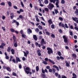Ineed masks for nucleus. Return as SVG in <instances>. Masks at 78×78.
Returning <instances> with one entry per match:
<instances>
[{"mask_svg":"<svg viewBox=\"0 0 78 78\" xmlns=\"http://www.w3.org/2000/svg\"><path fill=\"white\" fill-rule=\"evenodd\" d=\"M24 70L25 71V72L27 74H30V75H31L32 74V72H31V69L29 67H27L26 69L24 68Z\"/></svg>","mask_w":78,"mask_h":78,"instance_id":"f257e3e1","label":"nucleus"},{"mask_svg":"<svg viewBox=\"0 0 78 78\" xmlns=\"http://www.w3.org/2000/svg\"><path fill=\"white\" fill-rule=\"evenodd\" d=\"M62 23L61 22H60L58 24L59 27H62L64 28V29H66V28H69V27H68V26H67V24L66 23H65L64 25V23Z\"/></svg>","mask_w":78,"mask_h":78,"instance_id":"f03ea898","label":"nucleus"},{"mask_svg":"<svg viewBox=\"0 0 78 78\" xmlns=\"http://www.w3.org/2000/svg\"><path fill=\"white\" fill-rule=\"evenodd\" d=\"M40 44H38V45L39 47H41V46H42L43 45V44H46V42L45 41V40L44 38H42L41 39Z\"/></svg>","mask_w":78,"mask_h":78,"instance_id":"7ed1b4c3","label":"nucleus"},{"mask_svg":"<svg viewBox=\"0 0 78 78\" xmlns=\"http://www.w3.org/2000/svg\"><path fill=\"white\" fill-rule=\"evenodd\" d=\"M47 50L48 51H47V53H48V55H51V54H53V50H52L51 48L49 47H48L47 48Z\"/></svg>","mask_w":78,"mask_h":78,"instance_id":"20e7f679","label":"nucleus"},{"mask_svg":"<svg viewBox=\"0 0 78 78\" xmlns=\"http://www.w3.org/2000/svg\"><path fill=\"white\" fill-rule=\"evenodd\" d=\"M44 60L45 61H48V60L50 62V63H52L53 64H55V63L54 62V61H51L50 59H48V58H45L44 59Z\"/></svg>","mask_w":78,"mask_h":78,"instance_id":"39448f33","label":"nucleus"},{"mask_svg":"<svg viewBox=\"0 0 78 78\" xmlns=\"http://www.w3.org/2000/svg\"><path fill=\"white\" fill-rule=\"evenodd\" d=\"M49 9L50 10H51L53 9V8H54V5L51 3H50L49 4Z\"/></svg>","mask_w":78,"mask_h":78,"instance_id":"423d86ee","label":"nucleus"},{"mask_svg":"<svg viewBox=\"0 0 78 78\" xmlns=\"http://www.w3.org/2000/svg\"><path fill=\"white\" fill-rule=\"evenodd\" d=\"M63 38L64 39V42L65 43H67L68 42V40H67V38L65 35H64L63 36Z\"/></svg>","mask_w":78,"mask_h":78,"instance_id":"0eeeda50","label":"nucleus"},{"mask_svg":"<svg viewBox=\"0 0 78 78\" xmlns=\"http://www.w3.org/2000/svg\"><path fill=\"white\" fill-rule=\"evenodd\" d=\"M18 62H21V60L20 58L17 57H16V64L18 63Z\"/></svg>","mask_w":78,"mask_h":78,"instance_id":"6e6552de","label":"nucleus"},{"mask_svg":"<svg viewBox=\"0 0 78 78\" xmlns=\"http://www.w3.org/2000/svg\"><path fill=\"white\" fill-rule=\"evenodd\" d=\"M72 19L73 20H74V21L75 22H76V23H78V18H76V17H73L72 18Z\"/></svg>","mask_w":78,"mask_h":78,"instance_id":"1a4fd4ad","label":"nucleus"},{"mask_svg":"<svg viewBox=\"0 0 78 78\" xmlns=\"http://www.w3.org/2000/svg\"><path fill=\"white\" fill-rule=\"evenodd\" d=\"M41 50L39 49L37 50V53L38 54V56H41Z\"/></svg>","mask_w":78,"mask_h":78,"instance_id":"9d476101","label":"nucleus"},{"mask_svg":"<svg viewBox=\"0 0 78 78\" xmlns=\"http://www.w3.org/2000/svg\"><path fill=\"white\" fill-rule=\"evenodd\" d=\"M59 0H56V2L55 3V5L57 8H59Z\"/></svg>","mask_w":78,"mask_h":78,"instance_id":"9b49d317","label":"nucleus"},{"mask_svg":"<svg viewBox=\"0 0 78 78\" xmlns=\"http://www.w3.org/2000/svg\"><path fill=\"white\" fill-rule=\"evenodd\" d=\"M33 38L34 41H37V37L36 35H33Z\"/></svg>","mask_w":78,"mask_h":78,"instance_id":"f8f14e48","label":"nucleus"},{"mask_svg":"<svg viewBox=\"0 0 78 78\" xmlns=\"http://www.w3.org/2000/svg\"><path fill=\"white\" fill-rule=\"evenodd\" d=\"M74 26H75V27H74V29H75V30H76V31H78V28L76 27H77V24L75 23Z\"/></svg>","mask_w":78,"mask_h":78,"instance_id":"ddd939ff","label":"nucleus"},{"mask_svg":"<svg viewBox=\"0 0 78 78\" xmlns=\"http://www.w3.org/2000/svg\"><path fill=\"white\" fill-rule=\"evenodd\" d=\"M53 68H55L57 71H59V68H58V67L54 65H53Z\"/></svg>","mask_w":78,"mask_h":78,"instance_id":"4468645a","label":"nucleus"},{"mask_svg":"<svg viewBox=\"0 0 78 78\" xmlns=\"http://www.w3.org/2000/svg\"><path fill=\"white\" fill-rule=\"evenodd\" d=\"M48 23H49V25H50L51 24H53V21L51 20L50 19L48 21Z\"/></svg>","mask_w":78,"mask_h":78,"instance_id":"2eb2a0df","label":"nucleus"},{"mask_svg":"<svg viewBox=\"0 0 78 78\" xmlns=\"http://www.w3.org/2000/svg\"><path fill=\"white\" fill-rule=\"evenodd\" d=\"M65 63L66 64V66L69 67H70V64H69L67 61H65Z\"/></svg>","mask_w":78,"mask_h":78,"instance_id":"dca6fc26","label":"nucleus"},{"mask_svg":"<svg viewBox=\"0 0 78 78\" xmlns=\"http://www.w3.org/2000/svg\"><path fill=\"white\" fill-rule=\"evenodd\" d=\"M6 69L8 71H9V72H11V69L9 67H7Z\"/></svg>","mask_w":78,"mask_h":78,"instance_id":"f3484780","label":"nucleus"},{"mask_svg":"<svg viewBox=\"0 0 78 78\" xmlns=\"http://www.w3.org/2000/svg\"><path fill=\"white\" fill-rule=\"evenodd\" d=\"M54 11L56 14H57L58 13H59V11H58V9H55Z\"/></svg>","mask_w":78,"mask_h":78,"instance_id":"a211bd4d","label":"nucleus"},{"mask_svg":"<svg viewBox=\"0 0 78 78\" xmlns=\"http://www.w3.org/2000/svg\"><path fill=\"white\" fill-rule=\"evenodd\" d=\"M8 4L9 6V7H11L12 6V3L10 2H9L8 3Z\"/></svg>","mask_w":78,"mask_h":78,"instance_id":"6ab92c4d","label":"nucleus"},{"mask_svg":"<svg viewBox=\"0 0 78 78\" xmlns=\"http://www.w3.org/2000/svg\"><path fill=\"white\" fill-rule=\"evenodd\" d=\"M28 33H32V30L30 29H28L27 30Z\"/></svg>","mask_w":78,"mask_h":78,"instance_id":"aec40b11","label":"nucleus"},{"mask_svg":"<svg viewBox=\"0 0 78 78\" xmlns=\"http://www.w3.org/2000/svg\"><path fill=\"white\" fill-rule=\"evenodd\" d=\"M20 1L21 2L20 3H21V5L22 7L23 8V7H24V5L23 4V2L22 1H22V0H20Z\"/></svg>","mask_w":78,"mask_h":78,"instance_id":"412c9836","label":"nucleus"},{"mask_svg":"<svg viewBox=\"0 0 78 78\" xmlns=\"http://www.w3.org/2000/svg\"><path fill=\"white\" fill-rule=\"evenodd\" d=\"M75 13L76 14V16H78V9H76V11L75 12Z\"/></svg>","mask_w":78,"mask_h":78,"instance_id":"4be33fe9","label":"nucleus"},{"mask_svg":"<svg viewBox=\"0 0 78 78\" xmlns=\"http://www.w3.org/2000/svg\"><path fill=\"white\" fill-rule=\"evenodd\" d=\"M13 39L14 40L13 42H16V36H13Z\"/></svg>","mask_w":78,"mask_h":78,"instance_id":"5701e85b","label":"nucleus"},{"mask_svg":"<svg viewBox=\"0 0 78 78\" xmlns=\"http://www.w3.org/2000/svg\"><path fill=\"white\" fill-rule=\"evenodd\" d=\"M11 51L12 55H14V50L13 49H12L11 50Z\"/></svg>","mask_w":78,"mask_h":78,"instance_id":"b1692460","label":"nucleus"},{"mask_svg":"<svg viewBox=\"0 0 78 78\" xmlns=\"http://www.w3.org/2000/svg\"><path fill=\"white\" fill-rule=\"evenodd\" d=\"M10 30L12 33H14V32H15V30L12 28H11Z\"/></svg>","mask_w":78,"mask_h":78,"instance_id":"393cba45","label":"nucleus"},{"mask_svg":"<svg viewBox=\"0 0 78 78\" xmlns=\"http://www.w3.org/2000/svg\"><path fill=\"white\" fill-rule=\"evenodd\" d=\"M44 3L45 4H48V0H45Z\"/></svg>","mask_w":78,"mask_h":78,"instance_id":"a878e982","label":"nucleus"},{"mask_svg":"<svg viewBox=\"0 0 78 78\" xmlns=\"http://www.w3.org/2000/svg\"><path fill=\"white\" fill-rule=\"evenodd\" d=\"M42 77L43 78H45V77H46V76L45 74H42L41 75Z\"/></svg>","mask_w":78,"mask_h":78,"instance_id":"bb28decb","label":"nucleus"},{"mask_svg":"<svg viewBox=\"0 0 78 78\" xmlns=\"http://www.w3.org/2000/svg\"><path fill=\"white\" fill-rule=\"evenodd\" d=\"M17 46H18L17 42H16L14 43V46L15 47H17Z\"/></svg>","mask_w":78,"mask_h":78,"instance_id":"cd10ccee","label":"nucleus"},{"mask_svg":"<svg viewBox=\"0 0 78 78\" xmlns=\"http://www.w3.org/2000/svg\"><path fill=\"white\" fill-rule=\"evenodd\" d=\"M22 37L23 38H26V36L25 34H23L22 35Z\"/></svg>","mask_w":78,"mask_h":78,"instance_id":"c85d7f7f","label":"nucleus"},{"mask_svg":"<svg viewBox=\"0 0 78 78\" xmlns=\"http://www.w3.org/2000/svg\"><path fill=\"white\" fill-rule=\"evenodd\" d=\"M36 71L37 72H38L39 71V66H37L36 67Z\"/></svg>","mask_w":78,"mask_h":78,"instance_id":"c756f323","label":"nucleus"},{"mask_svg":"<svg viewBox=\"0 0 78 78\" xmlns=\"http://www.w3.org/2000/svg\"><path fill=\"white\" fill-rule=\"evenodd\" d=\"M51 36L53 38H55V35L53 34H52Z\"/></svg>","mask_w":78,"mask_h":78,"instance_id":"7c9ffc66","label":"nucleus"},{"mask_svg":"<svg viewBox=\"0 0 78 78\" xmlns=\"http://www.w3.org/2000/svg\"><path fill=\"white\" fill-rule=\"evenodd\" d=\"M46 34L47 35H48V36H50V33H49V32H45Z\"/></svg>","mask_w":78,"mask_h":78,"instance_id":"2f4dec72","label":"nucleus"},{"mask_svg":"<svg viewBox=\"0 0 78 78\" xmlns=\"http://www.w3.org/2000/svg\"><path fill=\"white\" fill-rule=\"evenodd\" d=\"M40 30H42V27L41 25H39L38 27Z\"/></svg>","mask_w":78,"mask_h":78,"instance_id":"473e14b6","label":"nucleus"},{"mask_svg":"<svg viewBox=\"0 0 78 78\" xmlns=\"http://www.w3.org/2000/svg\"><path fill=\"white\" fill-rule=\"evenodd\" d=\"M61 3L62 4H64L65 3V1L64 0H62Z\"/></svg>","mask_w":78,"mask_h":78,"instance_id":"72a5a7b5","label":"nucleus"},{"mask_svg":"<svg viewBox=\"0 0 78 78\" xmlns=\"http://www.w3.org/2000/svg\"><path fill=\"white\" fill-rule=\"evenodd\" d=\"M73 57H74V58H76V55L75 54H72Z\"/></svg>","mask_w":78,"mask_h":78,"instance_id":"f704fd0d","label":"nucleus"},{"mask_svg":"<svg viewBox=\"0 0 78 78\" xmlns=\"http://www.w3.org/2000/svg\"><path fill=\"white\" fill-rule=\"evenodd\" d=\"M41 23L42 24V25L45 26V23H44V22L41 21Z\"/></svg>","mask_w":78,"mask_h":78,"instance_id":"c9c22d12","label":"nucleus"},{"mask_svg":"<svg viewBox=\"0 0 78 78\" xmlns=\"http://www.w3.org/2000/svg\"><path fill=\"white\" fill-rule=\"evenodd\" d=\"M51 28L52 29H54V28H55V25H54V24H52L51 25Z\"/></svg>","mask_w":78,"mask_h":78,"instance_id":"e433bc0d","label":"nucleus"},{"mask_svg":"<svg viewBox=\"0 0 78 78\" xmlns=\"http://www.w3.org/2000/svg\"><path fill=\"white\" fill-rule=\"evenodd\" d=\"M0 5L5 6V3L4 2H2L0 4Z\"/></svg>","mask_w":78,"mask_h":78,"instance_id":"4c0bfd02","label":"nucleus"},{"mask_svg":"<svg viewBox=\"0 0 78 78\" xmlns=\"http://www.w3.org/2000/svg\"><path fill=\"white\" fill-rule=\"evenodd\" d=\"M34 9L35 10H36V11H38V8L36 6H34Z\"/></svg>","mask_w":78,"mask_h":78,"instance_id":"58836bf2","label":"nucleus"},{"mask_svg":"<svg viewBox=\"0 0 78 78\" xmlns=\"http://www.w3.org/2000/svg\"><path fill=\"white\" fill-rule=\"evenodd\" d=\"M59 20H61V21H63V19L61 17H59Z\"/></svg>","mask_w":78,"mask_h":78,"instance_id":"ea45409f","label":"nucleus"},{"mask_svg":"<svg viewBox=\"0 0 78 78\" xmlns=\"http://www.w3.org/2000/svg\"><path fill=\"white\" fill-rule=\"evenodd\" d=\"M44 10L45 11H46V12H48V8H45Z\"/></svg>","mask_w":78,"mask_h":78,"instance_id":"a19ab883","label":"nucleus"},{"mask_svg":"<svg viewBox=\"0 0 78 78\" xmlns=\"http://www.w3.org/2000/svg\"><path fill=\"white\" fill-rule=\"evenodd\" d=\"M35 31L37 32V33H38L39 31V30L38 28H36V30H35Z\"/></svg>","mask_w":78,"mask_h":78,"instance_id":"79ce46f5","label":"nucleus"},{"mask_svg":"<svg viewBox=\"0 0 78 78\" xmlns=\"http://www.w3.org/2000/svg\"><path fill=\"white\" fill-rule=\"evenodd\" d=\"M13 22H12V23H16V22L17 21H16V20H12Z\"/></svg>","mask_w":78,"mask_h":78,"instance_id":"37998d69","label":"nucleus"},{"mask_svg":"<svg viewBox=\"0 0 78 78\" xmlns=\"http://www.w3.org/2000/svg\"><path fill=\"white\" fill-rule=\"evenodd\" d=\"M19 17L20 19H22L23 17V16L20 15L19 16Z\"/></svg>","mask_w":78,"mask_h":78,"instance_id":"c03bdc74","label":"nucleus"},{"mask_svg":"<svg viewBox=\"0 0 78 78\" xmlns=\"http://www.w3.org/2000/svg\"><path fill=\"white\" fill-rule=\"evenodd\" d=\"M23 52L24 54V56H26V57H27V54L25 51H23Z\"/></svg>","mask_w":78,"mask_h":78,"instance_id":"a18cd8bd","label":"nucleus"},{"mask_svg":"<svg viewBox=\"0 0 78 78\" xmlns=\"http://www.w3.org/2000/svg\"><path fill=\"white\" fill-rule=\"evenodd\" d=\"M43 63L45 65H47V63L45 61H43Z\"/></svg>","mask_w":78,"mask_h":78,"instance_id":"49530a36","label":"nucleus"},{"mask_svg":"<svg viewBox=\"0 0 78 78\" xmlns=\"http://www.w3.org/2000/svg\"><path fill=\"white\" fill-rule=\"evenodd\" d=\"M14 15L10 16L11 19H13V18H14Z\"/></svg>","mask_w":78,"mask_h":78,"instance_id":"de8ad7c7","label":"nucleus"},{"mask_svg":"<svg viewBox=\"0 0 78 78\" xmlns=\"http://www.w3.org/2000/svg\"><path fill=\"white\" fill-rule=\"evenodd\" d=\"M69 33L70 36H73V32L72 31H69Z\"/></svg>","mask_w":78,"mask_h":78,"instance_id":"09e8293b","label":"nucleus"},{"mask_svg":"<svg viewBox=\"0 0 78 78\" xmlns=\"http://www.w3.org/2000/svg\"><path fill=\"white\" fill-rule=\"evenodd\" d=\"M70 28L71 30H74V28L73 27V26L71 25L70 26Z\"/></svg>","mask_w":78,"mask_h":78,"instance_id":"8fccbe9b","label":"nucleus"},{"mask_svg":"<svg viewBox=\"0 0 78 78\" xmlns=\"http://www.w3.org/2000/svg\"><path fill=\"white\" fill-rule=\"evenodd\" d=\"M58 55L59 56H61V52L58 51Z\"/></svg>","mask_w":78,"mask_h":78,"instance_id":"3c124183","label":"nucleus"},{"mask_svg":"<svg viewBox=\"0 0 78 78\" xmlns=\"http://www.w3.org/2000/svg\"><path fill=\"white\" fill-rule=\"evenodd\" d=\"M42 72L43 73L45 74V70H44V69H43V68H42Z\"/></svg>","mask_w":78,"mask_h":78,"instance_id":"603ef678","label":"nucleus"},{"mask_svg":"<svg viewBox=\"0 0 78 78\" xmlns=\"http://www.w3.org/2000/svg\"><path fill=\"white\" fill-rule=\"evenodd\" d=\"M55 76L57 77H58V75H59L58 74V73H55Z\"/></svg>","mask_w":78,"mask_h":78,"instance_id":"864d4df0","label":"nucleus"},{"mask_svg":"<svg viewBox=\"0 0 78 78\" xmlns=\"http://www.w3.org/2000/svg\"><path fill=\"white\" fill-rule=\"evenodd\" d=\"M50 67L49 66H46V69H50Z\"/></svg>","mask_w":78,"mask_h":78,"instance_id":"5fc2aeb1","label":"nucleus"},{"mask_svg":"<svg viewBox=\"0 0 78 78\" xmlns=\"http://www.w3.org/2000/svg\"><path fill=\"white\" fill-rule=\"evenodd\" d=\"M73 77H76V75L74 73H73Z\"/></svg>","mask_w":78,"mask_h":78,"instance_id":"6e6d98bb","label":"nucleus"},{"mask_svg":"<svg viewBox=\"0 0 78 78\" xmlns=\"http://www.w3.org/2000/svg\"><path fill=\"white\" fill-rule=\"evenodd\" d=\"M2 29L3 30V31H6V29H5V27H2Z\"/></svg>","mask_w":78,"mask_h":78,"instance_id":"4d7b16f0","label":"nucleus"},{"mask_svg":"<svg viewBox=\"0 0 78 78\" xmlns=\"http://www.w3.org/2000/svg\"><path fill=\"white\" fill-rule=\"evenodd\" d=\"M32 73L33 74L34 73H35V72H36V70H32Z\"/></svg>","mask_w":78,"mask_h":78,"instance_id":"13d9d810","label":"nucleus"},{"mask_svg":"<svg viewBox=\"0 0 78 78\" xmlns=\"http://www.w3.org/2000/svg\"><path fill=\"white\" fill-rule=\"evenodd\" d=\"M62 78H67V77H66V76H65L62 75Z\"/></svg>","mask_w":78,"mask_h":78,"instance_id":"bf43d9fd","label":"nucleus"},{"mask_svg":"<svg viewBox=\"0 0 78 78\" xmlns=\"http://www.w3.org/2000/svg\"><path fill=\"white\" fill-rule=\"evenodd\" d=\"M13 8H14V9H18L17 7L15 5H14L13 6Z\"/></svg>","mask_w":78,"mask_h":78,"instance_id":"052dcab7","label":"nucleus"},{"mask_svg":"<svg viewBox=\"0 0 78 78\" xmlns=\"http://www.w3.org/2000/svg\"><path fill=\"white\" fill-rule=\"evenodd\" d=\"M59 32L60 33H62V31L61 29H59Z\"/></svg>","mask_w":78,"mask_h":78,"instance_id":"680f3d73","label":"nucleus"},{"mask_svg":"<svg viewBox=\"0 0 78 78\" xmlns=\"http://www.w3.org/2000/svg\"><path fill=\"white\" fill-rule=\"evenodd\" d=\"M20 12H23L24 11L23 10V9H20Z\"/></svg>","mask_w":78,"mask_h":78,"instance_id":"e2e57ef3","label":"nucleus"},{"mask_svg":"<svg viewBox=\"0 0 78 78\" xmlns=\"http://www.w3.org/2000/svg\"><path fill=\"white\" fill-rule=\"evenodd\" d=\"M16 25H17V26H19V22L16 21Z\"/></svg>","mask_w":78,"mask_h":78,"instance_id":"0e129e2a","label":"nucleus"},{"mask_svg":"<svg viewBox=\"0 0 78 78\" xmlns=\"http://www.w3.org/2000/svg\"><path fill=\"white\" fill-rule=\"evenodd\" d=\"M12 75H13V76H16V73L13 72L12 73Z\"/></svg>","mask_w":78,"mask_h":78,"instance_id":"69168bd1","label":"nucleus"},{"mask_svg":"<svg viewBox=\"0 0 78 78\" xmlns=\"http://www.w3.org/2000/svg\"><path fill=\"white\" fill-rule=\"evenodd\" d=\"M12 61L15 63H16V60H15V59H13L12 60Z\"/></svg>","mask_w":78,"mask_h":78,"instance_id":"338daca9","label":"nucleus"},{"mask_svg":"<svg viewBox=\"0 0 78 78\" xmlns=\"http://www.w3.org/2000/svg\"><path fill=\"white\" fill-rule=\"evenodd\" d=\"M49 72H50L51 73V72H52V69H49Z\"/></svg>","mask_w":78,"mask_h":78,"instance_id":"774afa93","label":"nucleus"}]
</instances>
